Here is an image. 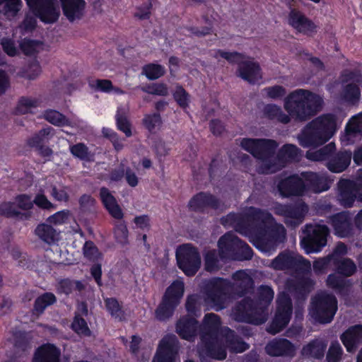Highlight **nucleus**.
Segmentation results:
<instances>
[{"instance_id": "1", "label": "nucleus", "mask_w": 362, "mask_h": 362, "mask_svg": "<svg viewBox=\"0 0 362 362\" xmlns=\"http://www.w3.org/2000/svg\"><path fill=\"white\" fill-rule=\"evenodd\" d=\"M223 226H231L262 252H270L286 240V230L267 210L250 207L245 215L231 212L221 218Z\"/></svg>"}, {"instance_id": "2", "label": "nucleus", "mask_w": 362, "mask_h": 362, "mask_svg": "<svg viewBox=\"0 0 362 362\" xmlns=\"http://www.w3.org/2000/svg\"><path fill=\"white\" fill-rule=\"evenodd\" d=\"M200 332V340L206 354L218 360L225 359L227 355L219 337L224 338L228 347L240 337L228 327H221V317L213 313L204 315Z\"/></svg>"}, {"instance_id": "3", "label": "nucleus", "mask_w": 362, "mask_h": 362, "mask_svg": "<svg viewBox=\"0 0 362 362\" xmlns=\"http://www.w3.org/2000/svg\"><path fill=\"white\" fill-rule=\"evenodd\" d=\"M274 291L271 286L261 285L258 287L254 299L245 297L235 306V319L238 322L259 325L262 318L274 298Z\"/></svg>"}, {"instance_id": "4", "label": "nucleus", "mask_w": 362, "mask_h": 362, "mask_svg": "<svg viewBox=\"0 0 362 362\" xmlns=\"http://www.w3.org/2000/svg\"><path fill=\"white\" fill-rule=\"evenodd\" d=\"M322 103V98L318 94L299 88L285 98L284 107L291 118L305 122L321 110Z\"/></svg>"}, {"instance_id": "5", "label": "nucleus", "mask_w": 362, "mask_h": 362, "mask_svg": "<svg viewBox=\"0 0 362 362\" xmlns=\"http://www.w3.org/2000/svg\"><path fill=\"white\" fill-rule=\"evenodd\" d=\"M240 146L254 158L262 161L257 169L258 173L268 175L280 170L274 158L279 146L276 141L264 138H243L240 141Z\"/></svg>"}, {"instance_id": "6", "label": "nucleus", "mask_w": 362, "mask_h": 362, "mask_svg": "<svg viewBox=\"0 0 362 362\" xmlns=\"http://www.w3.org/2000/svg\"><path fill=\"white\" fill-rule=\"evenodd\" d=\"M336 130V116L324 114L306 124L298 137L299 143L304 148L322 146L330 139Z\"/></svg>"}, {"instance_id": "7", "label": "nucleus", "mask_w": 362, "mask_h": 362, "mask_svg": "<svg viewBox=\"0 0 362 362\" xmlns=\"http://www.w3.org/2000/svg\"><path fill=\"white\" fill-rule=\"evenodd\" d=\"M230 281L223 277H211L205 280L202 286L205 302L216 311L225 308L228 300L231 298Z\"/></svg>"}, {"instance_id": "8", "label": "nucleus", "mask_w": 362, "mask_h": 362, "mask_svg": "<svg viewBox=\"0 0 362 362\" xmlns=\"http://www.w3.org/2000/svg\"><path fill=\"white\" fill-rule=\"evenodd\" d=\"M185 293V284L181 280L173 281L165 289L155 310V317L160 322L169 320L181 303Z\"/></svg>"}, {"instance_id": "9", "label": "nucleus", "mask_w": 362, "mask_h": 362, "mask_svg": "<svg viewBox=\"0 0 362 362\" xmlns=\"http://www.w3.org/2000/svg\"><path fill=\"white\" fill-rule=\"evenodd\" d=\"M337 299L333 294L319 293L312 298L310 315L320 324L329 323L337 311Z\"/></svg>"}, {"instance_id": "10", "label": "nucleus", "mask_w": 362, "mask_h": 362, "mask_svg": "<svg viewBox=\"0 0 362 362\" xmlns=\"http://www.w3.org/2000/svg\"><path fill=\"white\" fill-rule=\"evenodd\" d=\"M300 245L307 254L320 252L327 245L329 230L326 225L306 224Z\"/></svg>"}, {"instance_id": "11", "label": "nucleus", "mask_w": 362, "mask_h": 362, "mask_svg": "<svg viewBox=\"0 0 362 362\" xmlns=\"http://www.w3.org/2000/svg\"><path fill=\"white\" fill-rule=\"evenodd\" d=\"M178 268L187 276H194L201 267L202 260L197 247L192 244H183L176 250Z\"/></svg>"}, {"instance_id": "12", "label": "nucleus", "mask_w": 362, "mask_h": 362, "mask_svg": "<svg viewBox=\"0 0 362 362\" xmlns=\"http://www.w3.org/2000/svg\"><path fill=\"white\" fill-rule=\"evenodd\" d=\"M271 209L275 215L284 217L286 225L296 227L304 221L308 206L304 202L286 204L276 202Z\"/></svg>"}, {"instance_id": "13", "label": "nucleus", "mask_w": 362, "mask_h": 362, "mask_svg": "<svg viewBox=\"0 0 362 362\" xmlns=\"http://www.w3.org/2000/svg\"><path fill=\"white\" fill-rule=\"evenodd\" d=\"M275 270L291 269L297 274H309L311 264L309 260L300 255H293L288 251L280 252L271 262Z\"/></svg>"}, {"instance_id": "14", "label": "nucleus", "mask_w": 362, "mask_h": 362, "mask_svg": "<svg viewBox=\"0 0 362 362\" xmlns=\"http://www.w3.org/2000/svg\"><path fill=\"white\" fill-rule=\"evenodd\" d=\"M293 311L292 301L286 293L280 295L276 300L274 317L267 328L269 333L276 334L282 331L289 323Z\"/></svg>"}, {"instance_id": "15", "label": "nucleus", "mask_w": 362, "mask_h": 362, "mask_svg": "<svg viewBox=\"0 0 362 362\" xmlns=\"http://www.w3.org/2000/svg\"><path fill=\"white\" fill-rule=\"evenodd\" d=\"M34 16L45 23L56 22L59 13L54 7L53 0H25Z\"/></svg>"}, {"instance_id": "16", "label": "nucleus", "mask_w": 362, "mask_h": 362, "mask_svg": "<svg viewBox=\"0 0 362 362\" xmlns=\"http://www.w3.org/2000/svg\"><path fill=\"white\" fill-rule=\"evenodd\" d=\"M221 206V201L209 192H199L189 200L187 208L189 211L204 213L207 209L218 210Z\"/></svg>"}, {"instance_id": "17", "label": "nucleus", "mask_w": 362, "mask_h": 362, "mask_svg": "<svg viewBox=\"0 0 362 362\" xmlns=\"http://www.w3.org/2000/svg\"><path fill=\"white\" fill-rule=\"evenodd\" d=\"M277 189L283 198L301 196L306 191V186L300 177L293 174L283 179L277 183Z\"/></svg>"}, {"instance_id": "18", "label": "nucleus", "mask_w": 362, "mask_h": 362, "mask_svg": "<svg viewBox=\"0 0 362 362\" xmlns=\"http://www.w3.org/2000/svg\"><path fill=\"white\" fill-rule=\"evenodd\" d=\"M178 344V339L175 334L165 336L159 343L153 362H175Z\"/></svg>"}, {"instance_id": "19", "label": "nucleus", "mask_w": 362, "mask_h": 362, "mask_svg": "<svg viewBox=\"0 0 362 362\" xmlns=\"http://www.w3.org/2000/svg\"><path fill=\"white\" fill-rule=\"evenodd\" d=\"M288 24L298 33L311 37L317 32V25L301 11L292 9L288 17Z\"/></svg>"}, {"instance_id": "20", "label": "nucleus", "mask_w": 362, "mask_h": 362, "mask_svg": "<svg viewBox=\"0 0 362 362\" xmlns=\"http://www.w3.org/2000/svg\"><path fill=\"white\" fill-rule=\"evenodd\" d=\"M199 322L192 316L186 315L182 316L175 324V331L179 337L188 341H194L198 332L200 334Z\"/></svg>"}, {"instance_id": "21", "label": "nucleus", "mask_w": 362, "mask_h": 362, "mask_svg": "<svg viewBox=\"0 0 362 362\" xmlns=\"http://www.w3.org/2000/svg\"><path fill=\"white\" fill-rule=\"evenodd\" d=\"M235 282L230 281L231 298L234 296L243 297L246 294L251 293L255 287L252 278L244 270L235 272L233 276Z\"/></svg>"}, {"instance_id": "22", "label": "nucleus", "mask_w": 362, "mask_h": 362, "mask_svg": "<svg viewBox=\"0 0 362 362\" xmlns=\"http://www.w3.org/2000/svg\"><path fill=\"white\" fill-rule=\"evenodd\" d=\"M334 234L341 238H349L354 234L352 218L349 211H341L330 217Z\"/></svg>"}, {"instance_id": "23", "label": "nucleus", "mask_w": 362, "mask_h": 362, "mask_svg": "<svg viewBox=\"0 0 362 362\" xmlns=\"http://www.w3.org/2000/svg\"><path fill=\"white\" fill-rule=\"evenodd\" d=\"M265 352L272 357L284 356L292 358L296 354V347L288 339L276 337L266 344Z\"/></svg>"}, {"instance_id": "24", "label": "nucleus", "mask_w": 362, "mask_h": 362, "mask_svg": "<svg viewBox=\"0 0 362 362\" xmlns=\"http://www.w3.org/2000/svg\"><path fill=\"white\" fill-rule=\"evenodd\" d=\"M338 199L341 206L350 208L353 206L356 199H358L357 182L343 179L338 182Z\"/></svg>"}, {"instance_id": "25", "label": "nucleus", "mask_w": 362, "mask_h": 362, "mask_svg": "<svg viewBox=\"0 0 362 362\" xmlns=\"http://www.w3.org/2000/svg\"><path fill=\"white\" fill-rule=\"evenodd\" d=\"M238 67V76L250 84L255 85L263 78L262 71L257 62L245 60Z\"/></svg>"}, {"instance_id": "26", "label": "nucleus", "mask_w": 362, "mask_h": 362, "mask_svg": "<svg viewBox=\"0 0 362 362\" xmlns=\"http://www.w3.org/2000/svg\"><path fill=\"white\" fill-rule=\"evenodd\" d=\"M303 181L308 189L315 193L327 191L330 188L329 179L323 174L314 172H303L301 173Z\"/></svg>"}, {"instance_id": "27", "label": "nucleus", "mask_w": 362, "mask_h": 362, "mask_svg": "<svg viewBox=\"0 0 362 362\" xmlns=\"http://www.w3.org/2000/svg\"><path fill=\"white\" fill-rule=\"evenodd\" d=\"M99 197L104 208L113 218L117 220L123 218V211L108 188L102 187L99 191Z\"/></svg>"}, {"instance_id": "28", "label": "nucleus", "mask_w": 362, "mask_h": 362, "mask_svg": "<svg viewBox=\"0 0 362 362\" xmlns=\"http://www.w3.org/2000/svg\"><path fill=\"white\" fill-rule=\"evenodd\" d=\"M241 240L232 232H227L218 241V250L222 257L227 259H233L238 250Z\"/></svg>"}, {"instance_id": "29", "label": "nucleus", "mask_w": 362, "mask_h": 362, "mask_svg": "<svg viewBox=\"0 0 362 362\" xmlns=\"http://www.w3.org/2000/svg\"><path fill=\"white\" fill-rule=\"evenodd\" d=\"M352 153L350 151H334L326 163L327 168L333 173L344 172L350 165Z\"/></svg>"}, {"instance_id": "30", "label": "nucleus", "mask_w": 362, "mask_h": 362, "mask_svg": "<svg viewBox=\"0 0 362 362\" xmlns=\"http://www.w3.org/2000/svg\"><path fill=\"white\" fill-rule=\"evenodd\" d=\"M61 350L54 344H45L35 351L33 362H60Z\"/></svg>"}, {"instance_id": "31", "label": "nucleus", "mask_w": 362, "mask_h": 362, "mask_svg": "<svg viewBox=\"0 0 362 362\" xmlns=\"http://www.w3.org/2000/svg\"><path fill=\"white\" fill-rule=\"evenodd\" d=\"M340 338L346 350L351 351L362 343V325L349 327Z\"/></svg>"}, {"instance_id": "32", "label": "nucleus", "mask_w": 362, "mask_h": 362, "mask_svg": "<svg viewBox=\"0 0 362 362\" xmlns=\"http://www.w3.org/2000/svg\"><path fill=\"white\" fill-rule=\"evenodd\" d=\"M64 15L70 22L80 19L85 8L83 0H59Z\"/></svg>"}, {"instance_id": "33", "label": "nucleus", "mask_w": 362, "mask_h": 362, "mask_svg": "<svg viewBox=\"0 0 362 362\" xmlns=\"http://www.w3.org/2000/svg\"><path fill=\"white\" fill-rule=\"evenodd\" d=\"M227 260L222 257L221 252L216 249H211L204 254V270L209 273H216L221 269L223 264Z\"/></svg>"}, {"instance_id": "34", "label": "nucleus", "mask_w": 362, "mask_h": 362, "mask_svg": "<svg viewBox=\"0 0 362 362\" xmlns=\"http://www.w3.org/2000/svg\"><path fill=\"white\" fill-rule=\"evenodd\" d=\"M35 233L41 240L49 245L59 240V233L53 226L45 223L37 226Z\"/></svg>"}, {"instance_id": "35", "label": "nucleus", "mask_w": 362, "mask_h": 362, "mask_svg": "<svg viewBox=\"0 0 362 362\" xmlns=\"http://www.w3.org/2000/svg\"><path fill=\"white\" fill-rule=\"evenodd\" d=\"M327 286L339 295L345 296L348 293L351 283L350 280L346 279L343 276H339L335 274H330L327 278Z\"/></svg>"}, {"instance_id": "36", "label": "nucleus", "mask_w": 362, "mask_h": 362, "mask_svg": "<svg viewBox=\"0 0 362 362\" xmlns=\"http://www.w3.org/2000/svg\"><path fill=\"white\" fill-rule=\"evenodd\" d=\"M264 116L269 120H275L284 124L291 122L288 115L283 112L281 108L276 104H267L263 109Z\"/></svg>"}, {"instance_id": "37", "label": "nucleus", "mask_w": 362, "mask_h": 362, "mask_svg": "<svg viewBox=\"0 0 362 362\" xmlns=\"http://www.w3.org/2000/svg\"><path fill=\"white\" fill-rule=\"evenodd\" d=\"M326 348L327 345L324 342L319 340H313L303 346L302 354L315 359L321 360L325 356Z\"/></svg>"}, {"instance_id": "38", "label": "nucleus", "mask_w": 362, "mask_h": 362, "mask_svg": "<svg viewBox=\"0 0 362 362\" xmlns=\"http://www.w3.org/2000/svg\"><path fill=\"white\" fill-rule=\"evenodd\" d=\"M336 151V145L334 142L328 144L315 151H308L305 157L312 161H326L328 162L332 153Z\"/></svg>"}, {"instance_id": "39", "label": "nucleus", "mask_w": 362, "mask_h": 362, "mask_svg": "<svg viewBox=\"0 0 362 362\" xmlns=\"http://www.w3.org/2000/svg\"><path fill=\"white\" fill-rule=\"evenodd\" d=\"M56 296L51 292H45L37 296L33 304V313L37 315L44 313L47 308L57 303Z\"/></svg>"}, {"instance_id": "40", "label": "nucleus", "mask_w": 362, "mask_h": 362, "mask_svg": "<svg viewBox=\"0 0 362 362\" xmlns=\"http://www.w3.org/2000/svg\"><path fill=\"white\" fill-rule=\"evenodd\" d=\"M300 150L296 145L286 144L281 146L277 153V159L281 162H293L299 160Z\"/></svg>"}, {"instance_id": "41", "label": "nucleus", "mask_w": 362, "mask_h": 362, "mask_svg": "<svg viewBox=\"0 0 362 362\" xmlns=\"http://www.w3.org/2000/svg\"><path fill=\"white\" fill-rule=\"evenodd\" d=\"M335 272L344 277H349L356 272V265L354 262L348 257L335 259L332 262Z\"/></svg>"}, {"instance_id": "42", "label": "nucleus", "mask_w": 362, "mask_h": 362, "mask_svg": "<svg viewBox=\"0 0 362 362\" xmlns=\"http://www.w3.org/2000/svg\"><path fill=\"white\" fill-rule=\"evenodd\" d=\"M107 311L111 317L119 322L125 319V313L122 305L115 298H107L104 300Z\"/></svg>"}, {"instance_id": "43", "label": "nucleus", "mask_w": 362, "mask_h": 362, "mask_svg": "<svg viewBox=\"0 0 362 362\" xmlns=\"http://www.w3.org/2000/svg\"><path fill=\"white\" fill-rule=\"evenodd\" d=\"M52 131L53 128L50 127L40 129L28 139L27 144L31 148L37 149L49 141V136L52 134Z\"/></svg>"}, {"instance_id": "44", "label": "nucleus", "mask_w": 362, "mask_h": 362, "mask_svg": "<svg viewBox=\"0 0 362 362\" xmlns=\"http://www.w3.org/2000/svg\"><path fill=\"white\" fill-rule=\"evenodd\" d=\"M13 346L21 351H27L30 349L32 336L29 332L22 330H17L13 333Z\"/></svg>"}, {"instance_id": "45", "label": "nucleus", "mask_w": 362, "mask_h": 362, "mask_svg": "<svg viewBox=\"0 0 362 362\" xmlns=\"http://www.w3.org/2000/svg\"><path fill=\"white\" fill-rule=\"evenodd\" d=\"M218 57L226 59L229 64H238V66L240 64H242L241 63L245 62V59L249 58L245 54L237 51L228 52L222 49H216L214 57L218 58Z\"/></svg>"}, {"instance_id": "46", "label": "nucleus", "mask_w": 362, "mask_h": 362, "mask_svg": "<svg viewBox=\"0 0 362 362\" xmlns=\"http://www.w3.org/2000/svg\"><path fill=\"white\" fill-rule=\"evenodd\" d=\"M85 288L84 285L81 281L71 280L70 279H61L57 284V291L59 293L69 295L74 290L81 291Z\"/></svg>"}, {"instance_id": "47", "label": "nucleus", "mask_w": 362, "mask_h": 362, "mask_svg": "<svg viewBox=\"0 0 362 362\" xmlns=\"http://www.w3.org/2000/svg\"><path fill=\"white\" fill-rule=\"evenodd\" d=\"M142 125L151 134H154L156 129H160L163 124V119L159 112L144 115Z\"/></svg>"}, {"instance_id": "48", "label": "nucleus", "mask_w": 362, "mask_h": 362, "mask_svg": "<svg viewBox=\"0 0 362 362\" xmlns=\"http://www.w3.org/2000/svg\"><path fill=\"white\" fill-rule=\"evenodd\" d=\"M115 122L118 130L123 132L127 137L132 136V124L129 120L125 111L122 108H117L115 115Z\"/></svg>"}, {"instance_id": "49", "label": "nucleus", "mask_w": 362, "mask_h": 362, "mask_svg": "<svg viewBox=\"0 0 362 362\" xmlns=\"http://www.w3.org/2000/svg\"><path fill=\"white\" fill-rule=\"evenodd\" d=\"M40 100L37 98H31L22 96L18 99L14 112L16 115H25L30 112L31 108L39 106Z\"/></svg>"}, {"instance_id": "50", "label": "nucleus", "mask_w": 362, "mask_h": 362, "mask_svg": "<svg viewBox=\"0 0 362 362\" xmlns=\"http://www.w3.org/2000/svg\"><path fill=\"white\" fill-rule=\"evenodd\" d=\"M306 274H297L293 283L294 289L299 293L306 294L313 289L315 281Z\"/></svg>"}, {"instance_id": "51", "label": "nucleus", "mask_w": 362, "mask_h": 362, "mask_svg": "<svg viewBox=\"0 0 362 362\" xmlns=\"http://www.w3.org/2000/svg\"><path fill=\"white\" fill-rule=\"evenodd\" d=\"M341 96L346 103L351 105L356 104L361 96V90L358 86L354 83L346 85L343 88Z\"/></svg>"}, {"instance_id": "52", "label": "nucleus", "mask_w": 362, "mask_h": 362, "mask_svg": "<svg viewBox=\"0 0 362 362\" xmlns=\"http://www.w3.org/2000/svg\"><path fill=\"white\" fill-rule=\"evenodd\" d=\"M142 74L151 81L156 80L165 74V67L160 64L148 63L142 68Z\"/></svg>"}, {"instance_id": "53", "label": "nucleus", "mask_w": 362, "mask_h": 362, "mask_svg": "<svg viewBox=\"0 0 362 362\" xmlns=\"http://www.w3.org/2000/svg\"><path fill=\"white\" fill-rule=\"evenodd\" d=\"M43 117L45 120L54 126L64 127L68 123L66 116L55 110L48 109L45 110Z\"/></svg>"}, {"instance_id": "54", "label": "nucleus", "mask_w": 362, "mask_h": 362, "mask_svg": "<svg viewBox=\"0 0 362 362\" xmlns=\"http://www.w3.org/2000/svg\"><path fill=\"white\" fill-rule=\"evenodd\" d=\"M173 97L177 104L182 110H185L189 107L190 103V95L181 85H177L173 93Z\"/></svg>"}, {"instance_id": "55", "label": "nucleus", "mask_w": 362, "mask_h": 362, "mask_svg": "<svg viewBox=\"0 0 362 362\" xmlns=\"http://www.w3.org/2000/svg\"><path fill=\"white\" fill-rule=\"evenodd\" d=\"M71 329L78 335L85 337H90L91 335V331L86 321L79 315L74 316L71 325Z\"/></svg>"}, {"instance_id": "56", "label": "nucleus", "mask_w": 362, "mask_h": 362, "mask_svg": "<svg viewBox=\"0 0 362 362\" xmlns=\"http://www.w3.org/2000/svg\"><path fill=\"white\" fill-rule=\"evenodd\" d=\"M345 132L347 136L356 134L362 135V112L353 116L346 125Z\"/></svg>"}, {"instance_id": "57", "label": "nucleus", "mask_w": 362, "mask_h": 362, "mask_svg": "<svg viewBox=\"0 0 362 362\" xmlns=\"http://www.w3.org/2000/svg\"><path fill=\"white\" fill-rule=\"evenodd\" d=\"M114 234L116 241L122 245L128 243L129 230L124 221L117 223L115 226Z\"/></svg>"}, {"instance_id": "58", "label": "nucleus", "mask_w": 362, "mask_h": 362, "mask_svg": "<svg viewBox=\"0 0 362 362\" xmlns=\"http://www.w3.org/2000/svg\"><path fill=\"white\" fill-rule=\"evenodd\" d=\"M69 151L75 158L81 160H89L90 152L88 146L83 143H77L70 146Z\"/></svg>"}, {"instance_id": "59", "label": "nucleus", "mask_w": 362, "mask_h": 362, "mask_svg": "<svg viewBox=\"0 0 362 362\" xmlns=\"http://www.w3.org/2000/svg\"><path fill=\"white\" fill-rule=\"evenodd\" d=\"M253 257V250L250 245L241 240V244L238 245V250L233 259L250 260Z\"/></svg>"}, {"instance_id": "60", "label": "nucleus", "mask_w": 362, "mask_h": 362, "mask_svg": "<svg viewBox=\"0 0 362 362\" xmlns=\"http://www.w3.org/2000/svg\"><path fill=\"white\" fill-rule=\"evenodd\" d=\"M343 350L339 342H332L327 353V362H338L341 358Z\"/></svg>"}, {"instance_id": "61", "label": "nucleus", "mask_w": 362, "mask_h": 362, "mask_svg": "<svg viewBox=\"0 0 362 362\" xmlns=\"http://www.w3.org/2000/svg\"><path fill=\"white\" fill-rule=\"evenodd\" d=\"M78 204L83 212H91L95 209L96 200L91 195L83 194L78 199Z\"/></svg>"}, {"instance_id": "62", "label": "nucleus", "mask_w": 362, "mask_h": 362, "mask_svg": "<svg viewBox=\"0 0 362 362\" xmlns=\"http://www.w3.org/2000/svg\"><path fill=\"white\" fill-rule=\"evenodd\" d=\"M263 92L267 94V96L269 98L273 100L281 99L283 98L286 93V88L280 85H274L272 86H268L263 89Z\"/></svg>"}, {"instance_id": "63", "label": "nucleus", "mask_w": 362, "mask_h": 362, "mask_svg": "<svg viewBox=\"0 0 362 362\" xmlns=\"http://www.w3.org/2000/svg\"><path fill=\"white\" fill-rule=\"evenodd\" d=\"M84 257L90 261H95L99 257L98 248L91 240L86 241L83 247Z\"/></svg>"}, {"instance_id": "64", "label": "nucleus", "mask_w": 362, "mask_h": 362, "mask_svg": "<svg viewBox=\"0 0 362 362\" xmlns=\"http://www.w3.org/2000/svg\"><path fill=\"white\" fill-rule=\"evenodd\" d=\"M342 81H353L354 83H362V73L360 69L344 70L341 73Z\"/></svg>"}]
</instances>
